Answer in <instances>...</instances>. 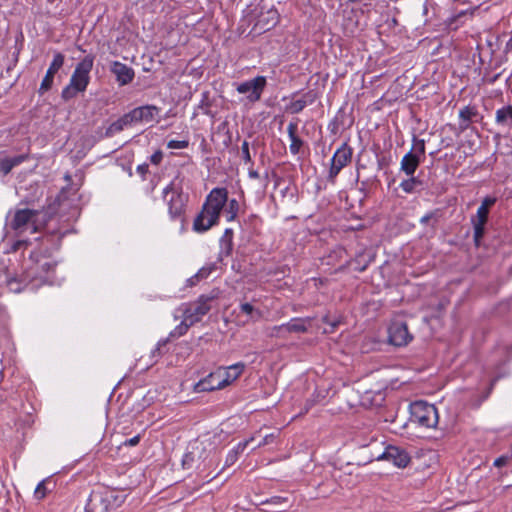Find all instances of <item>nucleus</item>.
I'll list each match as a JSON object with an SVG mask.
<instances>
[{
  "mask_svg": "<svg viewBox=\"0 0 512 512\" xmlns=\"http://www.w3.org/2000/svg\"><path fill=\"white\" fill-rule=\"evenodd\" d=\"M228 201V192L225 188H214L208 194L201 211L193 221V230L197 233L208 231L218 224L221 211Z\"/></svg>",
  "mask_w": 512,
  "mask_h": 512,
  "instance_id": "1",
  "label": "nucleus"
},
{
  "mask_svg": "<svg viewBox=\"0 0 512 512\" xmlns=\"http://www.w3.org/2000/svg\"><path fill=\"white\" fill-rule=\"evenodd\" d=\"M94 60L95 56L88 54L76 64L69 83L61 92V98L64 101L74 99L79 93L86 91L90 83V73L93 69Z\"/></svg>",
  "mask_w": 512,
  "mask_h": 512,
  "instance_id": "2",
  "label": "nucleus"
},
{
  "mask_svg": "<svg viewBox=\"0 0 512 512\" xmlns=\"http://www.w3.org/2000/svg\"><path fill=\"white\" fill-rule=\"evenodd\" d=\"M162 198L167 205L170 219L183 221L187 196L183 193V178L179 174L163 189Z\"/></svg>",
  "mask_w": 512,
  "mask_h": 512,
  "instance_id": "3",
  "label": "nucleus"
},
{
  "mask_svg": "<svg viewBox=\"0 0 512 512\" xmlns=\"http://www.w3.org/2000/svg\"><path fill=\"white\" fill-rule=\"evenodd\" d=\"M39 213L37 210L32 209H17L8 226L11 230H13L17 235H21L25 231H30V233H36L38 230L37 225V217Z\"/></svg>",
  "mask_w": 512,
  "mask_h": 512,
  "instance_id": "4",
  "label": "nucleus"
},
{
  "mask_svg": "<svg viewBox=\"0 0 512 512\" xmlns=\"http://www.w3.org/2000/svg\"><path fill=\"white\" fill-rule=\"evenodd\" d=\"M220 461V452L215 447H210L206 449L205 447L199 448V456L198 463L195 466V469L198 471V474L204 478H209L208 481L216 478L221 470L212 475V470L215 469Z\"/></svg>",
  "mask_w": 512,
  "mask_h": 512,
  "instance_id": "5",
  "label": "nucleus"
},
{
  "mask_svg": "<svg viewBox=\"0 0 512 512\" xmlns=\"http://www.w3.org/2000/svg\"><path fill=\"white\" fill-rule=\"evenodd\" d=\"M411 416L414 422L425 428H434L438 424L437 408L425 401L411 404Z\"/></svg>",
  "mask_w": 512,
  "mask_h": 512,
  "instance_id": "6",
  "label": "nucleus"
},
{
  "mask_svg": "<svg viewBox=\"0 0 512 512\" xmlns=\"http://www.w3.org/2000/svg\"><path fill=\"white\" fill-rule=\"evenodd\" d=\"M124 502V496L111 491L104 495H91L86 505V512H108L116 509Z\"/></svg>",
  "mask_w": 512,
  "mask_h": 512,
  "instance_id": "7",
  "label": "nucleus"
},
{
  "mask_svg": "<svg viewBox=\"0 0 512 512\" xmlns=\"http://www.w3.org/2000/svg\"><path fill=\"white\" fill-rule=\"evenodd\" d=\"M425 158V141L414 137L412 149L406 153L400 163V169L407 176H413L421 161Z\"/></svg>",
  "mask_w": 512,
  "mask_h": 512,
  "instance_id": "8",
  "label": "nucleus"
},
{
  "mask_svg": "<svg viewBox=\"0 0 512 512\" xmlns=\"http://www.w3.org/2000/svg\"><path fill=\"white\" fill-rule=\"evenodd\" d=\"M353 149L347 144L343 143L334 153L331 159L327 179L330 183L334 184L340 171L346 167L352 160Z\"/></svg>",
  "mask_w": 512,
  "mask_h": 512,
  "instance_id": "9",
  "label": "nucleus"
},
{
  "mask_svg": "<svg viewBox=\"0 0 512 512\" xmlns=\"http://www.w3.org/2000/svg\"><path fill=\"white\" fill-rule=\"evenodd\" d=\"M213 297L201 295L197 301L184 305L183 316H185L190 324L199 322L211 309Z\"/></svg>",
  "mask_w": 512,
  "mask_h": 512,
  "instance_id": "10",
  "label": "nucleus"
},
{
  "mask_svg": "<svg viewBox=\"0 0 512 512\" xmlns=\"http://www.w3.org/2000/svg\"><path fill=\"white\" fill-rule=\"evenodd\" d=\"M266 85V77L256 76L253 79L237 84L236 91L240 94H246L248 102L255 103L261 99Z\"/></svg>",
  "mask_w": 512,
  "mask_h": 512,
  "instance_id": "11",
  "label": "nucleus"
},
{
  "mask_svg": "<svg viewBox=\"0 0 512 512\" xmlns=\"http://www.w3.org/2000/svg\"><path fill=\"white\" fill-rule=\"evenodd\" d=\"M375 459L389 461L399 468H405L411 460L405 449L393 445L386 446L382 453L375 455Z\"/></svg>",
  "mask_w": 512,
  "mask_h": 512,
  "instance_id": "12",
  "label": "nucleus"
},
{
  "mask_svg": "<svg viewBox=\"0 0 512 512\" xmlns=\"http://www.w3.org/2000/svg\"><path fill=\"white\" fill-rule=\"evenodd\" d=\"M389 341L394 346H405L410 343L413 336L408 331V326L403 321H394L388 329Z\"/></svg>",
  "mask_w": 512,
  "mask_h": 512,
  "instance_id": "13",
  "label": "nucleus"
},
{
  "mask_svg": "<svg viewBox=\"0 0 512 512\" xmlns=\"http://www.w3.org/2000/svg\"><path fill=\"white\" fill-rule=\"evenodd\" d=\"M64 61H65V57L62 53L56 52L54 54L53 60L46 72V75L44 76V78L41 82L40 89H39V91L41 93L48 91L52 87L53 81H54V76L62 68Z\"/></svg>",
  "mask_w": 512,
  "mask_h": 512,
  "instance_id": "14",
  "label": "nucleus"
},
{
  "mask_svg": "<svg viewBox=\"0 0 512 512\" xmlns=\"http://www.w3.org/2000/svg\"><path fill=\"white\" fill-rule=\"evenodd\" d=\"M110 72L115 76V79L120 86L130 84L135 77L134 69L120 61L111 62Z\"/></svg>",
  "mask_w": 512,
  "mask_h": 512,
  "instance_id": "15",
  "label": "nucleus"
},
{
  "mask_svg": "<svg viewBox=\"0 0 512 512\" xmlns=\"http://www.w3.org/2000/svg\"><path fill=\"white\" fill-rule=\"evenodd\" d=\"M160 109L154 105H145L134 108L129 112L134 123L151 122L158 115Z\"/></svg>",
  "mask_w": 512,
  "mask_h": 512,
  "instance_id": "16",
  "label": "nucleus"
},
{
  "mask_svg": "<svg viewBox=\"0 0 512 512\" xmlns=\"http://www.w3.org/2000/svg\"><path fill=\"white\" fill-rule=\"evenodd\" d=\"M489 210L484 207H478L476 218L472 219L473 229H474V241L476 245H479L480 240L484 236L485 233V225L488 220Z\"/></svg>",
  "mask_w": 512,
  "mask_h": 512,
  "instance_id": "17",
  "label": "nucleus"
},
{
  "mask_svg": "<svg viewBox=\"0 0 512 512\" xmlns=\"http://www.w3.org/2000/svg\"><path fill=\"white\" fill-rule=\"evenodd\" d=\"M221 376L222 374H219L218 371L210 373L195 385V391L206 392L224 388L223 384L220 383Z\"/></svg>",
  "mask_w": 512,
  "mask_h": 512,
  "instance_id": "18",
  "label": "nucleus"
},
{
  "mask_svg": "<svg viewBox=\"0 0 512 512\" xmlns=\"http://www.w3.org/2000/svg\"><path fill=\"white\" fill-rule=\"evenodd\" d=\"M279 21V14L276 9H269L261 13L255 23V28L259 31H268Z\"/></svg>",
  "mask_w": 512,
  "mask_h": 512,
  "instance_id": "19",
  "label": "nucleus"
},
{
  "mask_svg": "<svg viewBox=\"0 0 512 512\" xmlns=\"http://www.w3.org/2000/svg\"><path fill=\"white\" fill-rule=\"evenodd\" d=\"M244 369L245 364L242 362H238L225 369L217 370L219 374H222L220 383H222L224 387L230 385L232 382L239 378V376L243 373Z\"/></svg>",
  "mask_w": 512,
  "mask_h": 512,
  "instance_id": "20",
  "label": "nucleus"
},
{
  "mask_svg": "<svg viewBox=\"0 0 512 512\" xmlns=\"http://www.w3.org/2000/svg\"><path fill=\"white\" fill-rule=\"evenodd\" d=\"M298 123L290 122L287 126L288 136L290 138V152L293 155H297L300 152L301 147L303 146V140L297 135Z\"/></svg>",
  "mask_w": 512,
  "mask_h": 512,
  "instance_id": "21",
  "label": "nucleus"
},
{
  "mask_svg": "<svg viewBox=\"0 0 512 512\" xmlns=\"http://www.w3.org/2000/svg\"><path fill=\"white\" fill-rule=\"evenodd\" d=\"M477 116V110L474 107L465 106L459 111V133H463L469 129L474 117Z\"/></svg>",
  "mask_w": 512,
  "mask_h": 512,
  "instance_id": "22",
  "label": "nucleus"
},
{
  "mask_svg": "<svg viewBox=\"0 0 512 512\" xmlns=\"http://www.w3.org/2000/svg\"><path fill=\"white\" fill-rule=\"evenodd\" d=\"M28 159V155L22 154L14 157H7L0 159V172L3 175H8L11 170L23 163Z\"/></svg>",
  "mask_w": 512,
  "mask_h": 512,
  "instance_id": "23",
  "label": "nucleus"
},
{
  "mask_svg": "<svg viewBox=\"0 0 512 512\" xmlns=\"http://www.w3.org/2000/svg\"><path fill=\"white\" fill-rule=\"evenodd\" d=\"M129 112L124 114L122 117L114 121L110 124V126L106 130V136L111 137L122 130H124L125 127L130 126L134 124L133 120L130 118Z\"/></svg>",
  "mask_w": 512,
  "mask_h": 512,
  "instance_id": "24",
  "label": "nucleus"
},
{
  "mask_svg": "<svg viewBox=\"0 0 512 512\" xmlns=\"http://www.w3.org/2000/svg\"><path fill=\"white\" fill-rule=\"evenodd\" d=\"M254 440V437L252 436L248 440H245L243 442H240L237 444L236 447H234L232 450H230L226 456L225 459V465L221 469V472L231 465H233L237 460L239 455L246 449L247 445Z\"/></svg>",
  "mask_w": 512,
  "mask_h": 512,
  "instance_id": "25",
  "label": "nucleus"
},
{
  "mask_svg": "<svg viewBox=\"0 0 512 512\" xmlns=\"http://www.w3.org/2000/svg\"><path fill=\"white\" fill-rule=\"evenodd\" d=\"M220 256H229L233 250V230L231 228L225 229L220 239Z\"/></svg>",
  "mask_w": 512,
  "mask_h": 512,
  "instance_id": "26",
  "label": "nucleus"
},
{
  "mask_svg": "<svg viewBox=\"0 0 512 512\" xmlns=\"http://www.w3.org/2000/svg\"><path fill=\"white\" fill-rule=\"evenodd\" d=\"M288 334L305 333L310 326V320L304 318H293L286 323Z\"/></svg>",
  "mask_w": 512,
  "mask_h": 512,
  "instance_id": "27",
  "label": "nucleus"
},
{
  "mask_svg": "<svg viewBox=\"0 0 512 512\" xmlns=\"http://www.w3.org/2000/svg\"><path fill=\"white\" fill-rule=\"evenodd\" d=\"M495 121L498 125L506 126L512 124V105L504 106L495 113Z\"/></svg>",
  "mask_w": 512,
  "mask_h": 512,
  "instance_id": "28",
  "label": "nucleus"
},
{
  "mask_svg": "<svg viewBox=\"0 0 512 512\" xmlns=\"http://www.w3.org/2000/svg\"><path fill=\"white\" fill-rule=\"evenodd\" d=\"M52 484V481L50 478H46L38 483L34 490V497L37 500L44 499L47 494L51 491L50 485Z\"/></svg>",
  "mask_w": 512,
  "mask_h": 512,
  "instance_id": "29",
  "label": "nucleus"
},
{
  "mask_svg": "<svg viewBox=\"0 0 512 512\" xmlns=\"http://www.w3.org/2000/svg\"><path fill=\"white\" fill-rule=\"evenodd\" d=\"M199 448L200 447H194L191 451L187 452L183 459H182V465L186 469H190L193 466H196L198 463V456H199Z\"/></svg>",
  "mask_w": 512,
  "mask_h": 512,
  "instance_id": "30",
  "label": "nucleus"
},
{
  "mask_svg": "<svg viewBox=\"0 0 512 512\" xmlns=\"http://www.w3.org/2000/svg\"><path fill=\"white\" fill-rule=\"evenodd\" d=\"M308 96L309 94L305 95L303 99H297L291 102L290 105L288 106V110L293 114L300 113L307 106V104L312 103L314 100L313 98L307 100L306 98Z\"/></svg>",
  "mask_w": 512,
  "mask_h": 512,
  "instance_id": "31",
  "label": "nucleus"
},
{
  "mask_svg": "<svg viewBox=\"0 0 512 512\" xmlns=\"http://www.w3.org/2000/svg\"><path fill=\"white\" fill-rule=\"evenodd\" d=\"M267 335L272 338H287L289 334L286 323L269 328Z\"/></svg>",
  "mask_w": 512,
  "mask_h": 512,
  "instance_id": "32",
  "label": "nucleus"
},
{
  "mask_svg": "<svg viewBox=\"0 0 512 512\" xmlns=\"http://www.w3.org/2000/svg\"><path fill=\"white\" fill-rule=\"evenodd\" d=\"M239 211V203L236 199H231L228 201V206L225 210L226 219L227 221H233Z\"/></svg>",
  "mask_w": 512,
  "mask_h": 512,
  "instance_id": "33",
  "label": "nucleus"
},
{
  "mask_svg": "<svg viewBox=\"0 0 512 512\" xmlns=\"http://www.w3.org/2000/svg\"><path fill=\"white\" fill-rule=\"evenodd\" d=\"M192 325L193 324H190L189 320L183 316L181 323L176 326L173 331H171L170 337L177 338L184 335Z\"/></svg>",
  "mask_w": 512,
  "mask_h": 512,
  "instance_id": "34",
  "label": "nucleus"
},
{
  "mask_svg": "<svg viewBox=\"0 0 512 512\" xmlns=\"http://www.w3.org/2000/svg\"><path fill=\"white\" fill-rule=\"evenodd\" d=\"M419 184L420 181L417 178L410 176L409 179L403 180L400 183V188L406 193H412L415 187Z\"/></svg>",
  "mask_w": 512,
  "mask_h": 512,
  "instance_id": "35",
  "label": "nucleus"
},
{
  "mask_svg": "<svg viewBox=\"0 0 512 512\" xmlns=\"http://www.w3.org/2000/svg\"><path fill=\"white\" fill-rule=\"evenodd\" d=\"M240 310L242 313L250 315L252 318L256 317V319H259L262 316L261 311L255 309L250 303H242Z\"/></svg>",
  "mask_w": 512,
  "mask_h": 512,
  "instance_id": "36",
  "label": "nucleus"
},
{
  "mask_svg": "<svg viewBox=\"0 0 512 512\" xmlns=\"http://www.w3.org/2000/svg\"><path fill=\"white\" fill-rule=\"evenodd\" d=\"M215 268V264L204 266L196 273V275L199 280L206 279L215 270Z\"/></svg>",
  "mask_w": 512,
  "mask_h": 512,
  "instance_id": "37",
  "label": "nucleus"
},
{
  "mask_svg": "<svg viewBox=\"0 0 512 512\" xmlns=\"http://www.w3.org/2000/svg\"><path fill=\"white\" fill-rule=\"evenodd\" d=\"M7 286L11 292L15 293H19L24 289V286H22L21 282L16 278L9 279L7 281Z\"/></svg>",
  "mask_w": 512,
  "mask_h": 512,
  "instance_id": "38",
  "label": "nucleus"
},
{
  "mask_svg": "<svg viewBox=\"0 0 512 512\" xmlns=\"http://www.w3.org/2000/svg\"><path fill=\"white\" fill-rule=\"evenodd\" d=\"M284 503H288V498L281 497V496H273V497L262 502V504H264V505H275V506H279Z\"/></svg>",
  "mask_w": 512,
  "mask_h": 512,
  "instance_id": "39",
  "label": "nucleus"
},
{
  "mask_svg": "<svg viewBox=\"0 0 512 512\" xmlns=\"http://www.w3.org/2000/svg\"><path fill=\"white\" fill-rule=\"evenodd\" d=\"M189 146V141L187 140H170L167 143V147L169 149H184Z\"/></svg>",
  "mask_w": 512,
  "mask_h": 512,
  "instance_id": "40",
  "label": "nucleus"
},
{
  "mask_svg": "<svg viewBox=\"0 0 512 512\" xmlns=\"http://www.w3.org/2000/svg\"><path fill=\"white\" fill-rule=\"evenodd\" d=\"M242 159L245 163H252V158L249 150V143L245 140L241 146Z\"/></svg>",
  "mask_w": 512,
  "mask_h": 512,
  "instance_id": "41",
  "label": "nucleus"
},
{
  "mask_svg": "<svg viewBox=\"0 0 512 512\" xmlns=\"http://www.w3.org/2000/svg\"><path fill=\"white\" fill-rule=\"evenodd\" d=\"M29 244L30 242L28 240H17L12 244L10 252H17L22 248H26Z\"/></svg>",
  "mask_w": 512,
  "mask_h": 512,
  "instance_id": "42",
  "label": "nucleus"
},
{
  "mask_svg": "<svg viewBox=\"0 0 512 512\" xmlns=\"http://www.w3.org/2000/svg\"><path fill=\"white\" fill-rule=\"evenodd\" d=\"M495 203H496L495 197H485L482 200L481 205L479 207H484L485 209L489 210L490 207H492Z\"/></svg>",
  "mask_w": 512,
  "mask_h": 512,
  "instance_id": "43",
  "label": "nucleus"
},
{
  "mask_svg": "<svg viewBox=\"0 0 512 512\" xmlns=\"http://www.w3.org/2000/svg\"><path fill=\"white\" fill-rule=\"evenodd\" d=\"M163 159V154L161 151H156L154 152L151 156H150V161L152 164L154 165H158L160 164V162L162 161Z\"/></svg>",
  "mask_w": 512,
  "mask_h": 512,
  "instance_id": "44",
  "label": "nucleus"
},
{
  "mask_svg": "<svg viewBox=\"0 0 512 512\" xmlns=\"http://www.w3.org/2000/svg\"><path fill=\"white\" fill-rule=\"evenodd\" d=\"M276 436L272 433V434H269V435H266L261 442H259V444L257 445V447H261V446H265V445H268L270 443H272L274 440H275Z\"/></svg>",
  "mask_w": 512,
  "mask_h": 512,
  "instance_id": "45",
  "label": "nucleus"
},
{
  "mask_svg": "<svg viewBox=\"0 0 512 512\" xmlns=\"http://www.w3.org/2000/svg\"><path fill=\"white\" fill-rule=\"evenodd\" d=\"M136 170H137V173H139L144 179L146 174L149 171V166H148V164L144 163V164L138 165Z\"/></svg>",
  "mask_w": 512,
  "mask_h": 512,
  "instance_id": "46",
  "label": "nucleus"
},
{
  "mask_svg": "<svg viewBox=\"0 0 512 512\" xmlns=\"http://www.w3.org/2000/svg\"><path fill=\"white\" fill-rule=\"evenodd\" d=\"M140 441V435L134 436L128 440H126L123 444L125 446H136Z\"/></svg>",
  "mask_w": 512,
  "mask_h": 512,
  "instance_id": "47",
  "label": "nucleus"
},
{
  "mask_svg": "<svg viewBox=\"0 0 512 512\" xmlns=\"http://www.w3.org/2000/svg\"><path fill=\"white\" fill-rule=\"evenodd\" d=\"M507 462H508V458L505 457V456H501V457L495 459L494 466L495 467H502V466L506 465Z\"/></svg>",
  "mask_w": 512,
  "mask_h": 512,
  "instance_id": "48",
  "label": "nucleus"
},
{
  "mask_svg": "<svg viewBox=\"0 0 512 512\" xmlns=\"http://www.w3.org/2000/svg\"><path fill=\"white\" fill-rule=\"evenodd\" d=\"M41 269L44 270V271H48L50 269H53L55 267L54 264H52L51 262L49 261H45L43 262L41 265H40Z\"/></svg>",
  "mask_w": 512,
  "mask_h": 512,
  "instance_id": "49",
  "label": "nucleus"
},
{
  "mask_svg": "<svg viewBox=\"0 0 512 512\" xmlns=\"http://www.w3.org/2000/svg\"><path fill=\"white\" fill-rule=\"evenodd\" d=\"M248 176L251 179H258V178H260V175H259L258 171L254 170L253 168H249Z\"/></svg>",
  "mask_w": 512,
  "mask_h": 512,
  "instance_id": "50",
  "label": "nucleus"
},
{
  "mask_svg": "<svg viewBox=\"0 0 512 512\" xmlns=\"http://www.w3.org/2000/svg\"><path fill=\"white\" fill-rule=\"evenodd\" d=\"M200 281L201 280H199L197 275L195 274L187 280V283L189 286H194V285L198 284Z\"/></svg>",
  "mask_w": 512,
  "mask_h": 512,
  "instance_id": "51",
  "label": "nucleus"
},
{
  "mask_svg": "<svg viewBox=\"0 0 512 512\" xmlns=\"http://www.w3.org/2000/svg\"><path fill=\"white\" fill-rule=\"evenodd\" d=\"M38 269V265H35L34 267L30 268V272L28 274V277L36 278L37 276L34 274V270Z\"/></svg>",
  "mask_w": 512,
  "mask_h": 512,
  "instance_id": "52",
  "label": "nucleus"
},
{
  "mask_svg": "<svg viewBox=\"0 0 512 512\" xmlns=\"http://www.w3.org/2000/svg\"><path fill=\"white\" fill-rule=\"evenodd\" d=\"M430 218H431V215L427 214L421 218L420 222L425 224L430 220Z\"/></svg>",
  "mask_w": 512,
  "mask_h": 512,
  "instance_id": "53",
  "label": "nucleus"
},
{
  "mask_svg": "<svg viewBox=\"0 0 512 512\" xmlns=\"http://www.w3.org/2000/svg\"><path fill=\"white\" fill-rule=\"evenodd\" d=\"M167 341H168V339H166V340H164V341H160V342L158 343V345H157L156 350L160 352L161 347H162V346H165V345H166V343H167Z\"/></svg>",
  "mask_w": 512,
  "mask_h": 512,
  "instance_id": "54",
  "label": "nucleus"
},
{
  "mask_svg": "<svg viewBox=\"0 0 512 512\" xmlns=\"http://www.w3.org/2000/svg\"><path fill=\"white\" fill-rule=\"evenodd\" d=\"M312 405H313V403H312V402H309V401H308V402L306 403V406H305V413H307V412L309 411V409L311 408V406H312Z\"/></svg>",
  "mask_w": 512,
  "mask_h": 512,
  "instance_id": "55",
  "label": "nucleus"
},
{
  "mask_svg": "<svg viewBox=\"0 0 512 512\" xmlns=\"http://www.w3.org/2000/svg\"><path fill=\"white\" fill-rule=\"evenodd\" d=\"M508 48L509 47H512V37L510 38V40L507 42V45H506Z\"/></svg>",
  "mask_w": 512,
  "mask_h": 512,
  "instance_id": "56",
  "label": "nucleus"
},
{
  "mask_svg": "<svg viewBox=\"0 0 512 512\" xmlns=\"http://www.w3.org/2000/svg\"><path fill=\"white\" fill-rule=\"evenodd\" d=\"M282 510L279 508H273L270 510V512H281Z\"/></svg>",
  "mask_w": 512,
  "mask_h": 512,
  "instance_id": "57",
  "label": "nucleus"
},
{
  "mask_svg": "<svg viewBox=\"0 0 512 512\" xmlns=\"http://www.w3.org/2000/svg\"><path fill=\"white\" fill-rule=\"evenodd\" d=\"M365 269H366V265H364V266H362V267L358 268V271H359V272H363Z\"/></svg>",
  "mask_w": 512,
  "mask_h": 512,
  "instance_id": "58",
  "label": "nucleus"
},
{
  "mask_svg": "<svg viewBox=\"0 0 512 512\" xmlns=\"http://www.w3.org/2000/svg\"><path fill=\"white\" fill-rule=\"evenodd\" d=\"M264 178H265V181L267 182V180H268V174L267 173L265 174Z\"/></svg>",
  "mask_w": 512,
  "mask_h": 512,
  "instance_id": "59",
  "label": "nucleus"
}]
</instances>
